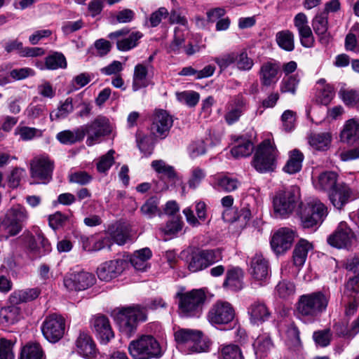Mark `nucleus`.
I'll list each match as a JSON object with an SVG mask.
<instances>
[{
	"label": "nucleus",
	"mask_w": 359,
	"mask_h": 359,
	"mask_svg": "<svg viewBox=\"0 0 359 359\" xmlns=\"http://www.w3.org/2000/svg\"><path fill=\"white\" fill-rule=\"evenodd\" d=\"M330 297L318 291L301 295L296 304V316L304 323H312L325 312Z\"/></svg>",
	"instance_id": "nucleus-1"
},
{
	"label": "nucleus",
	"mask_w": 359,
	"mask_h": 359,
	"mask_svg": "<svg viewBox=\"0 0 359 359\" xmlns=\"http://www.w3.org/2000/svg\"><path fill=\"white\" fill-rule=\"evenodd\" d=\"M300 198V190L291 186L278 190L272 198L273 215L275 218L288 217L295 209Z\"/></svg>",
	"instance_id": "nucleus-2"
},
{
	"label": "nucleus",
	"mask_w": 359,
	"mask_h": 359,
	"mask_svg": "<svg viewBox=\"0 0 359 359\" xmlns=\"http://www.w3.org/2000/svg\"><path fill=\"white\" fill-rule=\"evenodd\" d=\"M147 318V311L139 305L123 308L114 316L120 332L130 337L136 331L137 324Z\"/></svg>",
	"instance_id": "nucleus-3"
},
{
	"label": "nucleus",
	"mask_w": 359,
	"mask_h": 359,
	"mask_svg": "<svg viewBox=\"0 0 359 359\" xmlns=\"http://www.w3.org/2000/svg\"><path fill=\"white\" fill-rule=\"evenodd\" d=\"M128 352L133 359H153L162 356L163 351L152 335H142L128 344Z\"/></svg>",
	"instance_id": "nucleus-4"
},
{
	"label": "nucleus",
	"mask_w": 359,
	"mask_h": 359,
	"mask_svg": "<svg viewBox=\"0 0 359 359\" xmlns=\"http://www.w3.org/2000/svg\"><path fill=\"white\" fill-rule=\"evenodd\" d=\"M174 337L178 346L184 348L187 353L209 351L210 343L202 338L200 331L180 329L175 332Z\"/></svg>",
	"instance_id": "nucleus-5"
},
{
	"label": "nucleus",
	"mask_w": 359,
	"mask_h": 359,
	"mask_svg": "<svg viewBox=\"0 0 359 359\" xmlns=\"http://www.w3.org/2000/svg\"><path fill=\"white\" fill-rule=\"evenodd\" d=\"M278 151L269 140L263 141L255 150L252 165L261 173L273 171L276 167Z\"/></svg>",
	"instance_id": "nucleus-6"
},
{
	"label": "nucleus",
	"mask_w": 359,
	"mask_h": 359,
	"mask_svg": "<svg viewBox=\"0 0 359 359\" xmlns=\"http://www.w3.org/2000/svg\"><path fill=\"white\" fill-rule=\"evenodd\" d=\"M179 311L184 317H198L205 300V294L202 290H193L189 292L177 294Z\"/></svg>",
	"instance_id": "nucleus-7"
},
{
	"label": "nucleus",
	"mask_w": 359,
	"mask_h": 359,
	"mask_svg": "<svg viewBox=\"0 0 359 359\" xmlns=\"http://www.w3.org/2000/svg\"><path fill=\"white\" fill-rule=\"evenodd\" d=\"M84 137L87 135L86 144L92 147L101 142V138L109 135L112 131L109 118L103 116H97L93 121L81 126Z\"/></svg>",
	"instance_id": "nucleus-8"
},
{
	"label": "nucleus",
	"mask_w": 359,
	"mask_h": 359,
	"mask_svg": "<svg viewBox=\"0 0 359 359\" xmlns=\"http://www.w3.org/2000/svg\"><path fill=\"white\" fill-rule=\"evenodd\" d=\"M222 259V253L219 248L201 250L191 254L188 262V269L191 272H198Z\"/></svg>",
	"instance_id": "nucleus-9"
},
{
	"label": "nucleus",
	"mask_w": 359,
	"mask_h": 359,
	"mask_svg": "<svg viewBox=\"0 0 359 359\" xmlns=\"http://www.w3.org/2000/svg\"><path fill=\"white\" fill-rule=\"evenodd\" d=\"M327 215V208L320 201L313 199L303 210L301 219L304 228H312L322 223Z\"/></svg>",
	"instance_id": "nucleus-10"
},
{
	"label": "nucleus",
	"mask_w": 359,
	"mask_h": 359,
	"mask_svg": "<svg viewBox=\"0 0 359 359\" xmlns=\"http://www.w3.org/2000/svg\"><path fill=\"white\" fill-rule=\"evenodd\" d=\"M65 330V320L56 313L47 316L41 325L43 337L51 343L58 341L63 337Z\"/></svg>",
	"instance_id": "nucleus-11"
},
{
	"label": "nucleus",
	"mask_w": 359,
	"mask_h": 359,
	"mask_svg": "<svg viewBox=\"0 0 359 359\" xmlns=\"http://www.w3.org/2000/svg\"><path fill=\"white\" fill-rule=\"evenodd\" d=\"M235 317L232 305L227 302L218 301L212 305L208 313V320L212 325H227Z\"/></svg>",
	"instance_id": "nucleus-12"
},
{
	"label": "nucleus",
	"mask_w": 359,
	"mask_h": 359,
	"mask_svg": "<svg viewBox=\"0 0 359 359\" xmlns=\"http://www.w3.org/2000/svg\"><path fill=\"white\" fill-rule=\"evenodd\" d=\"M355 240V236L352 229L345 222H341L327 237V241L331 246L341 249L348 248Z\"/></svg>",
	"instance_id": "nucleus-13"
},
{
	"label": "nucleus",
	"mask_w": 359,
	"mask_h": 359,
	"mask_svg": "<svg viewBox=\"0 0 359 359\" xmlns=\"http://www.w3.org/2000/svg\"><path fill=\"white\" fill-rule=\"evenodd\" d=\"M95 282L93 274L86 272H71L64 278V286L70 291L84 290L91 287Z\"/></svg>",
	"instance_id": "nucleus-14"
},
{
	"label": "nucleus",
	"mask_w": 359,
	"mask_h": 359,
	"mask_svg": "<svg viewBox=\"0 0 359 359\" xmlns=\"http://www.w3.org/2000/svg\"><path fill=\"white\" fill-rule=\"evenodd\" d=\"M31 176L37 183L47 184L52 179L53 164L48 157L39 156L31 161Z\"/></svg>",
	"instance_id": "nucleus-15"
},
{
	"label": "nucleus",
	"mask_w": 359,
	"mask_h": 359,
	"mask_svg": "<svg viewBox=\"0 0 359 359\" xmlns=\"http://www.w3.org/2000/svg\"><path fill=\"white\" fill-rule=\"evenodd\" d=\"M152 168L160 175L156 190L162 191L167 190L170 185L175 184L177 174L172 166L163 160H155L151 164Z\"/></svg>",
	"instance_id": "nucleus-16"
},
{
	"label": "nucleus",
	"mask_w": 359,
	"mask_h": 359,
	"mask_svg": "<svg viewBox=\"0 0 359 359\" xmlns=\"http://www.w3.org/2000/svg\"><path fill=\"white\" fill-rule=\"evenodd\" d=\"M248 107L245 98L238 95L232 97L225 106V114L224 116L226 123L231 126L238 122L243 115Z\"/></svg>",
	"instance_id": "nucleus-17"
},
{
	"label": "nucleus",
	"mask_w": 359,
	"mask_h": 359,
	"mask_svg": "<svg viewBox=\"0 0 359 359\" xmlns=\"http://www.w3.org/2000/svg\"><path fill=\"white\" fill-rule=\"evenodd\" d=\"M294 238L293 230L287 227L280 228L273 234L271 247L276 255L283 254L291 248Z\"/></svg>",
	"instance_id": "nucleus-18"
},
{
	"label": "nucleus",
	"mask_w": 359,
	"mask_h": 359,
	"mask_svg": "<svg viewBox=\"0 0 359 359\" xmlns=\"http://www.w3.org/2000/svg\"><path fill=\"white\" fill-rule=\"evenodd\" d=\"M129 30L128 29H122L109 34L108 37L110 39H117L116 47L121 51H128L138 44V41L143 36V34L140 32H133L130 33L128 36Z\"/></svg>",
	"instance_id": "nucleus-19"
},
{
	"label": "nucleus",
	"mask_w": 359,
	"mask_h": 359,
	"mask_svg": "<svg viewBox=\"0 0 359 359\" xmlns=\"http://www.w3.org/2000/svg\"><path fill=\"white\" fill-rule=\"evenodd\" d=\"M127 263L123 259H116L105 262L97 269V274L101 280L106 282L118 277L123 271Z\"/></svg>",
	"instance_id": "nucleus-20"
},
{
	"label": "nucleus",
	"mask_w": 359,
	"mask_h": 359,
	"mask_svg": "<svg viewBox=\"0 0 359 359\" xmlns=\"http://www.w3.org/2000/svg\"><path fill=\"white\" fill-rule=\"evenodd\" d=\"M173 123L172 116L165 110L156 111L151 126V131L157 137H165Z\"/></svg>",
	"instance_id": "nucleus-21"
},
{
	"label": "nucleus",
	"mask_w": 359,
	"mask_h": 359,
	"mask_svg": "<svg viewBox=\"0 0 359 359\" xmlns=\"http://www.w3.org/2000/svg\"><path fill=\"white\" fill-rule=\"evenodd\" d=\"M268 261L261 254H256L250 262V271L259 285H264L269 278Z\"/></svg>",
	"instance_id": "nucleus-22"
},
{
	"label": "nucleus",
	"mask_w": 359,
	"mask_h": 359,
	"mask_svg": "<svg viewBox=\"0 0 359 359\" xmlns=\"http://www.w3.org/2000/svg\"><path fill=\"white\" fill-rule=\"evenodd\" d=\"M294 24L298 30L301 44L305 48L313 47L315 39L311 29L308 25L306 15L303 13H299L294 18Z\"/></svg>",
	"instance_id": "nucleus-23"
},
{
	"label": "nucleus",
	"mask_w": 359,
	"mask_h": 359,
	"mask_svg": "<svg viewBox=\"0 0 359 359\" xmlns=\"http://www.w3.org/2000/svg\"><path fill=\"white\" fill-rule=\"evenodd\" d=\"M280 68V64L278 61L271 60L264 62L259 72L262 85L269 87L276 84L278 80V75Z\"/></svg>",
	"instance_id": "nucleus-24"
},
{
	"label": "nucleus",
	"mask_w": 359,
	"mask_h": 359,
	"mask_svg": "<svg viewBox=\"0 0 359 359\" xmlns=\"http://www.w3.org/2000/svg\"><path fill=\"white\" fill-rule=\"evenodd\" d=\"M312 27L319 43L324 46H327L331 41L332 36L328 32V16L326 15V13L316 15L312 20Z\"/></svg>",
	"instance_id": "nucleus-25"
},
{
	"label": "nucleus",
	"mask_w": 359,
	"mask_h": 359,
	"mask_svg": "<svg viewBox=\"0 0 359 359\" xmlns=\"http://www.w3.org/2000/svg\"><path fill=\"white\" fill-rule=\"evenodd\" d=\"M250 321L253 325H259L269 320L271 317V311L266 304L262 301L253 302L248 308Z\"/></svg>",
	"instance_id": "nucleus-26"
},
{
	"label": "nucleus",
	"mask_w": 359,
	"mask_h": 359,
	"mask_svg": "<svg viewBox=\"0 0 359 359\" xmlns=\"http://www.w3.org/2000/svg\"><path fill=\"white\" fill-rule=\"evenodd\" d=\"M91 326L101 343L107 344L114 337L109 320L104 316H98L93 318L91 320Z\"/></svg>",
	"instance_id": "nucleus-27"
},
{
	"label": "nucleus",
	"mask_w": 359,
	"mask_h": 359,
	"mask_svg": "<svg viewBox=\"0 0 359 359\" xmlns=\"http://www.w3.org/2000/svg\"><path fill=\"white\" fill-rule=\"evenodd\" d=\"M352 191L346 184H339L328 192L329 199L334 208L341 210L348 202Z\"/></svg>",
	"instance_id": "nucleus-28"
},
{
	"label": "nucleus",
	"mask_w": 359,
	"mask_h": 359,
	"mask_svg": "<svg viewBox=\"0 0 359 359\" xmlns=\"http://www.w3.org/2000/svg\"><path fill=\"white\" fill-rule=\"evenodd\" d=\"M77 353L86 358L92 359L96 356L97 349L92 337L86 332L79 333L76 340Z\"/></svg>",
	"instance_id": "nucleus-29"
},
{
	"label": "nucleus",
	"mask_w": 359,
	"mask_h": 359,
	"mask_svg": "<svg viewBox=\"0 0 359 359\" xmlns=\"http://www.w3.org/2000/svg\"><path fill=\"white\" fill-rule=\"evenodd\" d=\"M243 271L239 267H231L226 271L222 287L232 291H239L243 287Z\"/></svg>",
	"instance_id": "nucleus-30"
},
{
	"label": "nucleus",
	"mask_w": 359,
	"mask_h": 359,
	"mask_svg": "<svg viewBox=\"0 0 359 359\" xmlns=\"http://www.w3.org/2000/svg\"><path fill=\"white\" fill-rule=\"evenodd\" d=\"M149 71H151L150 67L147 66L145 64L138 63L135 66L132 83L133 91H137L142 88L148 86V74Z\"/></svg>",
	"instance_id": "nucleus-31"
},
{
	"label": "nucleus",
	"mask_w": 359,
	"mask_h": 359,
	"mask_svg": "<svg viewBox=\"0 0 359 359\" xmlns=\"http://www.w3.org/2000/svg\"><path fill=\"white\" fill-rule=\"evenodd\" d=\"M313 249V245L305 239H300L294 246L292 252V261L297 267L302 266L307 258L308 253Z\"/></svg>",
	"instance_id": "nucleus-32"
},
{
	"label": "nucleus",
	"mask_w": 359,
	"mask_h": 359,
	"mask_svg": "<svg viewBox=\"0 0 359 359\" xmlns=\"http://www.w3.org/2000/svg\"><path fill=\"white\" fill-rule=\"evenodd\" d=\"M332 136L330 132L311 133L308 142L309 145L317 151H327L331 144Z\"/></svg>",
	"instance_id": "nucleus-33"
},
{
	"label": "nucleus",
	"mask_w": 359,
	"mask_h": 359,
	"mask_svg": "<svg viewBox=\"0 0 359 359\" xmlns=\"http://www.w3.org/2000/svg\"><path fill=\"white\" fill-rule=\"evenodd\" d=\"M151 256L150 249L144 248L134 252L130 258V262L137 271H145L149 267V260Z\"/></svg>",
	"instance_id": "nucleus-34"
},
{
	"label": "nucleus",
	"mask_w": 359,
	"mask_h": 359,
	"mask_svg": "<svg viewBox=\"0 0 359 359\" xmlns=\"http://www.w3.org/2000/svg\"><path fill=\"white\" fill-rule=\"evenodd\" d=\"M40 292L41 290L37 287L15 290L11 294L9 300L11 304H19L34 300Z\"/></svg>",
	"instance_id": "nucleus-35"
},
{
	"label": "nucleus",
	"mask_w": 359,
	"mask_h": 359,
	"mask_svg": "<svg viewBox=\"0 0 359 359\" xmlns=\"http://www.w3.org/2000/svg\"><path fill=\"white\" fill-rule=\"evenodd\" d=\"M304 156L302 151L295 149L289 152V158L283 167L284 172L292 175L299 172L302 167Z\"/></svg>",
	"instance_id": "nucleus-36"
},
{
	"label": "nucleus",
	"mask_w": 359,
	"mask_h": 359,
	"mask_svg": "<svg viewBox=\"0 0 359 359\" xmlns=\"http://www.w3.org/2000/svg\"><path fill=\"white\" fill-rule=\"evenodd\" d=\"M341 138L348 143H353L359 140V119L348 120L341 133Z\"/></svg>",
	"instance_id": "nucleus-37"
},
{
	"label": "nucleus",
	"mask_w": 359,
	"mask_h": 359,
	"mask_svg": "<svg viewBox=\"0 0 359 359\" xmlns=\"http://www.w3.org/2000/svg\"><path fill=\"white\" fill-rule=\"evenodd\" d=\"M337 182V174L332 171L322 172L318 177L317 182H314L316 189L330 192L339 184Z\"/></svg>",
	"instance_id": "nucleus-38"
},
{
	"label": "nucleus",
	"mask_w": 359,
	"mask_h": 359,
	"mask_svg": "<svg viewBox=\"0 0 359 359\" xmlns=\"http://www.w3.org/2000/svg\"><path fill=\"white\" fill-rule=\"evenodd\" d=\"M240 184V182L236 178L229 175H219L215 177L212 185L218 191L231 192L236 190Z\"/></svg>",
	"instance_id": "nucleus-39"
},
{
	"label": "nucleus",
	"mask_w": 359,
	"mask_h": 359,
	"mask_svg": "<svg viewBox=\"0 0 359 359\" xmlns=\"http://www.w3.org/2000/svg\"><path fill=\"white\" fill-rule=\"evenodd\" d=\"M56 138L63 144H73L83 140L84 132L80 126L74 130H65L61 131L57 134Z\"/></svg>",
	"instance_id": "nucleus-40"
},
{
	"label": "nucleus",
	"mask_w": 359,
	"mask_h": 359,
	"mask_svg": "<svg viewBox=\"0 0 359 359\" xmlns=\"http://www.w3.org/2000/svg\"><path fill=\"white\" fill-rule=\"evenodd\" d=\"M254 149L252 142L244 137L238 138L234 146L231 148V154L236 158L246 157L250 156Z\"/></svg>",
	"instance_id": "nucleus-41"
},
{
	"label": "nucleus",
	"mask_w": 359,
	"mask_h": 359,
	"mask_svg": "<svg viewBox=\"0 0 359 359\" xmlns=\"http://www.w3.org/2000/svg\"><path fill=\"white\" fill-rule=\"evenodd\" d=\"M44 353L37 342L27 344L21 350L20 359H43Z\"/></svg>",
	"instance_id": "nucleus-42"
},
{
	"label": "nucleus",
	"mask_w": 359,
	"mask_h": 359,
	"mask_svg": "<svg viewBox=\"0 0 359 359\" xmlns=\"http://www.w3.org/2000/svg\"><path fill=\"white\" fill-rule=\"evenodd\" d=\"M253 347L257 358L264 357L273 347L271 337L267 334L259 336L255 339Z\"/></svg>",
	"instance_id": "nucleus-43"
},
{
	"label": "nucleus",
	"mask_w": 359,
	"mask_h": 359,
	"mask_svg": "<svg viewBox=\"0 0 359 359\" xmlns=\"http://www.w3.org/2000/svg\"><path fill=\"white\" fill-rule=\"evenodd\" d=\"M109 231L111 239L119 245H124L130 239L129 229L125 225L113 226L109 229Z\"/></svg>",
	"instance_id": "nucleus-44"
},
{
	"label": "nucleus",
	"mask_w": 359,
	"mask_h": 359,
	"mask_svg": "<svg viewBox=\"0 0 359 359\" xmlns=\"http://www.w3.org/2000/svg\"><path fill=\"white\" fill-rule=\"evenodd\" d=\"M17 305L12 304L1 309L0 317L2 322L8 325H12L20 319V309Z\"/></svg>",
	"instance_id": "nucleus-45"
},
{
	"label": "nucleus",
	"mask_w": 359,
	"mask_h": 359,
	"mask_svg": "<svg viewBox=\"0 0 359 359\" xmlns=\"http://www.w3.org/2000/svg\"><path fill=\"white\" fill-rule=\"evenodd\" d=\"M276 40L280 48L286 51H292L294 48V34L289 30L278 32Z\"/></svg>",
	"instance_id": "nucleus-46"
},
{
	"label": "nucleus",
	"mask_w": 359,
	"mask_h": 359,
	"mask_svg": "<svg viewBox=\"0 0 359 359\" xmlns=\"http://www.w3.org/2000/svg\"><path fill=\"white\" fill-rule=\"evenodd\" d=\"M74 110L73 99L67 97L56 111L50 113L51 121L64 119Z\"/></svg>",
	"instance_id": "nucleus-47"
},
{
	"label": "nucleus",
	"mask_w": 359,
	"mask_h": 359,
	"mask_svg": "<svg viewBox=\"0 0 359 359\" xmlns=\"http://www.w3.org/2000/svg\"><path fill=\"white\" fill-rule=\"evenodd\" d=\"M286 335L287 346L290 349L298 350L301 347L299 331L294 323H291L288 325L286 331Z\"/></svg>",
	"instance_id": "nucleus-48"
},
{
	"label": "nucleus",
	"mask_w": 359,
	"mask_h": 359,
	"mask_svg": "<svg viewBox=\"0 0 359 359\" xmlns=\"http://www.w3.org/2000/svg\"><path fill=\"white\" fill-rule=\"evenodd\" d=\"M299 81V76L297 74L284 77L280 83V91L282 93L295 95Z\"/></svg>",
	"instance_id": "nucleus-49"
},
{
	"label": "nucleus",
	"mask_w": 359,
	"mask_h": 359,
	"mask_svg": "<svg viewBox=\"0 0 359 359\" xmlns=\"http://www.w3.org/2000/svg\"><path fill=\"white\" fill-rule=\"evenodd\" d=\"M22 229V224H20L17 222H13L6 217H4L1 222L0 230L6 233L5 236L6 239H8L11 236H16Z\"/></svg>",
	"instance_id": "nucleus-50"
},
{
	"label": "nucleus",
	"mask_w": 359,
	"mask_h": 359,
	"mask_svg": "<svg viewBox=\"0 0 359 359\" xmlns=\"http://www.w3.org/2000/svg\"><path fill=\"white\" fill-rule=\"evenodd\" d=\"M213 61L219 68V72H222L226 70L232 65H235L236 61V52L232 51L223 53L213 58Z\"/></svg>",
	"instance_id": "nucleus-51"
},
{
	"label": "nucleus",
	"mask_w": 359,
	"mask_h": 359,
	"mask_svg": "<svg viewBox=\"0 0 359 359\" xmlns=\"http://www.w3.org/2000/svg\"><path fill=\"white\" fill-rule=\"evenodd\" d=\"M255 65L252 58L248 56L246 50H243L240 53L236 52V61L235 66L239 71L249 72Z\"/></svg>",
	"instance_id": "nucleus-52"
},
{
	"label": "nucleus",
	"mask_w": 359,
	"mask_h": 359,
	"mask_svg": "<svg viewBox=\"0 0 359 359\" xmlns=\"http://www.w3.org/2000/svg\"><path fill=\"white\" fill-rule=\"evenodd\" d=\"M5 217L9 218L13 222H17L20 224H22V223L27 219L28 214L23 206L16 205L8 210Z\"/></svg>",
	"instance_id": "nucleus-53"
},
{
	"label": "nucleus",
	"mask_w": 359,
	"mask_h": 359,
	"mask_svg": "<svg viewBox=\"0 0 359 359\" xmlns=\"http://www.w3.org/2000/svg\"><path fill=\"white\" fill-rule=\"evenodd\" d=\"M185 36L179 29H175V34L172 41L168 47V53L178 55L184 49Z\"/></svg>",
	"instance_id": "nucleus-54"
},
{
	"label": "nucleus",
	"mask_w": 359,
	"mask_h": 359,
	"mask_svg": "<svg viewBox=\"0 0 359 359\" xmlns=\"http://www.w3.org/2000/svg\"><path fill=\"white\" fill-rule=\"evenodd\" d=\"M140 211L147 218H152L159 213L158 201L156 197L149 198L142 205Z\"/></svg>",
	"instance_id": "nucleus-55"
},
{
	"label": "nucleus",
	"mask_w": 359,
	"mask_h": 359,
	"mask_svg": "<svg viewBox=\"0 0 359 359\" xmlns=\"http://www.w3.org/2000/svg\"><path fill=\"white\" fill-rule=\"evenodd\" d=\"M46 67L48 69H57L66 68L67 61L65 57L59 53H55L46 57Z\"/></svg>",
	"instance_id": "nucleus-56"
},
{
	"label": "nucleus",
	"mask_w": 359,
	"mask_h": 359,
	"mask_svg": "<svg viewBox=\"0 0 359 359\" xmlns=\"http://www.w3.org/2000/svg\"><path fill=\"white\" fill-rule=\"evenodd\" d=\"M220 359H244L240 348L237 345L223 346L220 349Z\"/></svg>",
	"instance_id": "nucleus-57"
},
{
	"label": "nucleus",
	"mask_w": 359,
	"mask_h": 359,
	"mask_svg": "<svg viewBox=\"0 0 359 359\" xmlns=\"http://www.w3.org/2000/svg\"><path fill=\"white\" fill-rule=\"evenodd\" d=\"M276 292L279 297L289 299L295 293V285L290 281L283 280L277 285Z\"/></svg>",
	"instance_id": "nucleus-58"
},
{
	"label": "nucleus",
	"mask_w": 359,
	"mask_h": 359,
	"mask_svg": "<svg viewBox=\"0 0 359 359\" xmlns=\"http://www.w3.org/2000/svg\"><path fill=\"white\" fill-rule=\"evenodd\" d=\"M93 78V75L88 72H83L75 76L71 81L70 90H77L86 86L91 81Z\"/></svg>",
	"instance_id": "nucleus-59"
},
{
	"label": "nucleus",
	"mask_w": 359,
	"mask_h": 359,
	"mask_svg": "<svg viewBox=\"0 0 359 359\" xmlns=\"http://www.w3.org/2000/svg\"><path fill=\"white\" fill-rule=\"evenodd\" d=\"M332 337L330 329H324L313 332V339L315 343L320 347H326L330 345Z\"/></svg>",
	"instance_id": "nucleus-60"
},
{
	"label": "nucleus",
	"mask_w": 359,
	"mask_h": 359,
	"mask_svg": "<svg viewBox=\"0 0 359 359\" xmlns=\"http://www.w3.org/2000/svg\"><path fill=\"white\" fill-rule=\"evenodd\" d=\"M177 97L180 102L191 107L198 104L200 99V95L198 93L192 90L183 91L177 93Z\"/></svg>",
	"instance_id": "nucleus-61"
},
{
	"label": "nucleus",
	"mask_w": 359,
	"mask_h": 359,
	"mask_svg": "<svg viewBox=\"0 0 359 359\" xmlns=\"http://www.w3.org/2000/svg\"><path fill=\"white\" fill-rule=\"evenodd\" d=\"M358 281L359 276L355 275L353 277L349 278L345 285L344 291V299L359 297L358 293Z\"/></svg>",
	"instance_id": "nucleus-62"
},
{
	"label": "nucleus",
	"mask_w": 359,
	"mask_h": 359,
	"mask_svg": "<svg viewBox=\"0 0 359 359\" xmlns=\"http://www.w3.org/2000/svg\"><path fill=\"white\" fill-rule=\"evenodd\" d=\"M13 345L12 340L0 337V359H14Z\"/></svg>",
	"instance_id": "nucleus-63"
},
{
	"label": "nucleus",
	"mask_w": 359,
	"mask_h": 359,
	"mask_svg": "<svg viewBox=\"0 0 359 359\" xmlns=\"http://www.w3.org/2000/svg\"><path fill=\"white\" fill-rule=\"evenodd\" d=\"M16 133L20 135L22 140L28 141L34 137L42 136L43 133L42 130L36 128L22 126L17 128Z\"/></svg>",
	"instance_id": "nucleus-64"
}]
</instances>
